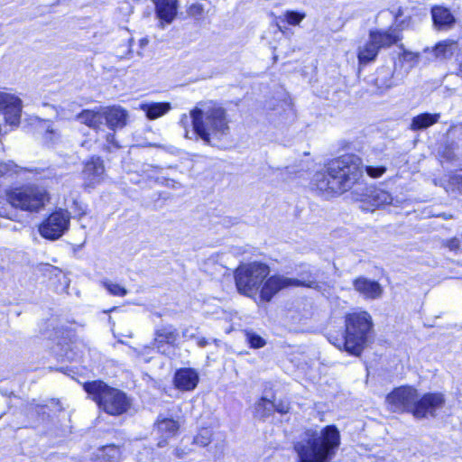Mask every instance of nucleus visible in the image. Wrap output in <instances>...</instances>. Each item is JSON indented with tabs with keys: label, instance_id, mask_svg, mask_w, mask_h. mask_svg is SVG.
I'll list each match as a JSON object with an SVG mask.
<instances>
[{
	"label": "nucleus",
	"instance_id": "1",
	"mask_svg": "<svg viewBox=\"0 0 462 462\" xmlns=\"http://www.w3.org/2000/svg\"><path fill=\"white\" fill-rule=\"evenodd\" d=\"M269 273L268 265L258 262L239 265L235 272V281L237 291L245 296L254 297L261 288V300L270 301L281 290L291 286L318 287L315 282H306L299 279L288 278L282 275L271 276L263 283Z\"/></svg>",
	"mask_w": 462,
	"mask_h": 462
},
{
	"label": "nucleus",
	"instance_id": "2",
	"mask_svg": "<svg viewBox=\"0 0 462 462\" xmlns=\"http://www.w3.org/2000/svg\"><path fill=\"white\" fill-rule=\"evenodd\" d=\"M363 169L362 160L358 156L346 154L331 161L326 171L316 172L312 184L327 194H342L363 183Z\"/></svg>",
	"mask_w": 462,
	"mask_h": 462
},
{
	"label": "nucleus",
	"instance_id": "3",
	"mask_svg": "<svg viewBox=\"0 0 462 462\" xmlns=\"http://www.w3.org/2000/svg\"><path fill=\"white\" fill-rule=\"evenodd\" d=\"M340 443V435L335 426L321 430H308L295 443L294 448L300 462H328Z\"/></svg>",
	"mask_w": 462,
	"mask_h": 462
},
{
	"label": "nucleus",
	"instance_id": "4",
	"mask_svg": "<svg viewBox=\"0 0 462 462\" xmlns=\"http://www.w3.org/2000/svg\"><path fill=\"white\" fill-rule=\"evenodd\" d=\"M344 338L337 339L334 345L350 355L358 356L370 343L373 334L372 317L367 311L347 314L345 320Z\"/></svg>",
	"mask_w": 462,
	"mask_h": 462
},
{
	"label": "nucleus",
	"instance_id": "5",
	"mask_svg": "<svg viewBox=\"0 0 462 462\" xmlns=\"http://www.w3.org/2000/svg\"><path fill=\"white\" fill-rule=\"evenodd\" d=\"M84 389L92 396L99 408L110 415L123 414L130 407V401L125 393L109 387L101 381L87 383L84 384Z\"/></svg>",
	"mask_w": 462,
	"mask_h": 462
},
{
	"label": "nucleus",
	"instance_id": "6",
	"mask_svg": "<svg viewBox=\"0 0 462 462\" xmlns=\"http://www.w3.org/2000/svg\"><path fill=\"white\" fill-rule=\"evenodd\" d=\"M8 200L12 206L23 210L38 211L48 200V195L43 188L27 186L12 191Z\"/></svg>",
	"mask_w": 462,
	"mask_h": 462
},
{
	"label": "nucleus",
	"instance_id": "7",
	"mask_svg": "<svg viewBox=\"0 0 462 462\" xmlns=\"http://www.w3.org/2000/svg\"><path fill=\"white\" fill-rule=\"evenodd\" d=\"M204 110V143H210V135L226 134L228 122L225 109L213 101L207 102Z\"/></svg>",
	"mask_w": 462,
	"mask_h": 462
},
{
	"label": "nucleus",
	"instance_id": "8",
	"mask_svg": "<svg viewBox=\"0 0 462 462\" xmlns=\"http://www.w3.org/2000/svg\"><path fill=\"white\" fill-rule=\"evenodd\" d=\"M70 213L68 210L59 209L51 213L39 226L41 236L46 239L57 240L69 229Z\"/></svg>",
	"mask_w": 462,
	"mask_h": 462
},
{
	"label": "nucleus",
	"instance_id": "9",
	"mask_svg": "<svg viewBox=\"0 0 462 462\" xmlns=\"http://www.w3.org/2000/svg\"><path fill=\"white\" fill-rule=\"evenodd\" d=\"M386 402L393 411H411L414 415V408L418 402L417 391L411 387H400L389 393Z\"/></svg>",
	"mask_w": 462,
	"mask_h": 462
},
{
	"label": "nucleus",
	"instance_id": "10",
	"mask_svg": "<svg viewBox=\"0 0 462 462\" xmlns=\"http://www.w3.org/2000/svg\"><path fill=\"white\" fill-rule=\"evenodd\" d=\"M104 176L105 166L100 157L92 156L84 163L81 177L85 188H94L100 184L104 180Z\"/></svg>",
	"mask_w": 462,
	"mask_h": 462
},
{
	"label": "nucleus",
	"instance_id": "11",
	"mask_svg": "<svg viewBox=\"0 0 462 462\" xmlns=\"http://www.w3.org/2000/svg\"><path fill=\"white\" fill-rule=\"evenodd\" d=\"M0 111L4 112L7 124L17 126L22 112L21 99L12 94L0 91Z\"/></svg>",
	"mask_w": 462,
	"mask_h": 462
},
{
	"label": "nucleus",
	"instance_id": "12",
	"mask_svg": "<svg viewBox=\"0 0 462 462\" xmlns=\"http://www.w3.org/2000/svg\"><path fill=\"white\" fill-rule=\"evenodd\" d=\"M444 404L445 398L442 393H426L418 400L414 408V416L416 418H424L428 415L435 416L436 412L442 409Z\"/></svg>",
	"mask_w": 462,
	"mask_h": 462
},
{
	"label": "nucleus",
	"instance_id": "13",
	"mask_svg": "<svg viewBox=\"0 0 462 462\" xmlns=\"http://www.w3.org/2000/svg\"><path fill=\"white\" fill-rule=\"evenodd\" d=\"M180 124L185 129V137L191 140L202 138V110L199 107L190 111L189 116L183 115Z\"/></svg>",
	"mask_w": 462,
	"mask_h": 462
},
{
	"label": "nucleus",
	"instance_id": "14",
	"mask_svg": "<svg viewBox=\"0 0 462 462\" xmlns=\"http://www.w3.org/2000/svg\"><path fill=\"white\" fill-rule=\"evenodd\" d=\"M354 290L367 300L380 299L383 293L381 284L365 276H359L353 280Z\"/></svg>",
	"mask_w": 462,
	"mask_h": 462
},
{
	"label": "nucleus",
	"instance_id": "15",
	"mask_svg": "<svg viewBox=\"0 0 462 462\" xmlns=\"http://www.w3.org/2000/svg\"><path fill=\"white\" fill-rule=\"evenodd\" d=\"M104 121L111 130L123 128L126 125L128 113L121 106H113L103 107Z\"/></svg>",
	"mask_w": 462,
	"mask_h": 462
},
{
	"label": "nucleus",
	"instance_id": "16",
	"mask_svg": "<svg viewBox=\"0 0 462 462\" xmlns=\"http://www.w3.org/2000/svg\"><path fill=\"white\" fill-rule=\"evenodd\" d=\"M431 16L434 26L439 30H447L451 28L455 23V16L450 10L442 5H436L431 8Z\"/></svg>",
	"mask_w": 462,
	"mask_h": 462
},
{
	"label": "nucleus",
	"instance_id": "17",
	"mask_svg": "<svg viewBox=\"0 0 462 462\" xmlns=\"http://www.w3.org/2000/svg\"><path fill=\"white\" fill-rule=\"evenodd\" d=\"M198 382L199 375L191 368L180 369L175 374L174 383L179 389L190 391L196 387Z\"/></svg>",
	"mask_w": 462,
	"mask_h": 462
},
{
	"label": "nucleus",
	"instance_id": "18",
	"mask_svg": "<svg viewBox=\"0 0 462 462\" xmlns=\"http://www.w3.org/2000/svg\"><path fill=\"white\" fill-rule=\"evenodd\" d=\"M178 337L177 330L172 327H162L155 331L153 346L161 353H165L164 344L173 345Z\"/></svg>",
	"mask_w": 462,
	"mask_h": 462
},
{
	"label": "nucleus",
	"instance_id": "19",
	"mask_svg": "<svg viewBox=\"0 0 462 462\" xmlns=\"http://www.w3.org/2000/svg\"><path fill=\"white\" fill-rule=\"evenodd\" d=\"M76 118L82 124L93 129H99L104 125L103 107L98 110H83L76 115Z\"/></svg>",
	"mask_w": 462,
	"mask_h": 462
},
{
	"label": "nucleus",
	"instance_id": "20",
	"mask_svg": "<svg viewBox=\"0 0 462 462\" xmlns=\"http://www.w3.org/2000/svg\"><path fill=\"white\" fill-rule=\"evenodd\" d=\"M156 6L158 16L170 23L177 14V0H152Z\"/></svg>",
	"mask_w": 462,
	"mask_h": 462
},
{
	"label": "nucleus",
	"instance_id": "21",
	"mask_svg": "<svg viewBox=\"0 0 462 462\" xmlns=\"http://www.w3.org/2000/svg\"><path fill=\"white\" fill-rule=\"evenodd\" d=\"M369 36L373 42L378 46V50L380 48L389 47L396 43L401 39L399 32H396V30H393L391 32L372 31L370 32Z\"/></svg>",
	"mask_w": 462,
	"mask_h": 462
},
{
	"label": "nucleus",
	"instance_id": "22",
	"mask_svg": "<svg viewBox=\"0 0 462 462\" xmlns=\"http://www.w3.org/2000/svg\"><path fill=\"white\" fill-rule=\"evenodd\" d=\"M432 51L437 59L448 60L458 51V43L453 40H445L439 42Z\"/></svg>",
	"mask_w": 462,
	"mask_h": 462
},
{
	"label": "nucleus",
	"instance_id": "23",
	"mask_svg": "<svg viewBox=\"0 0 462 462\" xmlns=\"http://www.w3.org/2000/svg\"><path fill=\"white\" fill-rule=\"evenodd\" d=\"M364 197V200H367L374 207L389 205L393 202V197L389 192L375 188L370 189Z\"/></svg>",
	"mask_w": 462,
	"mask_h": 462
},
{
	"label": "nucleus",
	"instance_id": "24",
	"mask_svg": "<svg viewBox=\"0 0 462 462\" xmlns=\"http://www.w3.org/2000/svg\"><path fill=\"white\" fill-rule=\"evenodd\" d=\"M393 76V72L390 68L382 67L376 71L374 84L380 91L387 90L394 85Z\"/></svg>",
	"mask_w": 462,
	"mask_h": 462
},
{
	"label": "nucleus",
	"instance_id": "25",
	"mask_svg": "<svg viewBox=\"0 0 462 462\" xmlns=\"http://www.w3.org/2000/svg\"><path fill=\"white\" fill-rule=\"evenodd\" d=\"M140 108L145 113L148 119L154 120L165 115L171 109V105L169 103H146L142 104Z\"/></svg>",
	"mask_w": 462,
	"mask_h": 462
},
{
	"label": "nucleus",
	"instance_id": "26",
	"mask_svg": "<svg viewBox=\"0 0 462 462\" xmlns=\"http://www.w3.org/2000/svg\"><path fill=\"white\" fill-rule=\"evenodd\" d=\"M378 46L369 38V41L358 49L357 58L359 64L366 65L374 61L378 54Z\"/></svg>",
	"mask_w": 462,
	"mask_h": 462
},
{
	"label": "nucleus",
	"instance_id": "27",
	"mask_svg": "<svg viewBox=\"0 0 462 462\" xmlns=\"http://www.w3.org/2000/svg\"><path fill=\"white\" fill-rule=\"evenodd\" d=\"M439 114L424 113L413 117L411 128L414 131L422 130L436 124L439 119Z\"/></svg>",
	"mask_w": 462,
	"mask_h": 462
},
{
	"label": "nucleus",
	"instance_id": "28",
	"mask_svg": "<svg viewBox=\"0 0 462 462\" xmlns=\"http://www.w3.org/2000/svg\"><path fill=\"white\" fill-rule=\"evenodd\" d=\"M157 429L163 437L171 438L177 433L179 430V424L172 419H162L158 420Z\"/></svg>",
	"mask_w": 462,
	"mask_h": 462
},
{
	"label": "nucleus",
	"instance_id": "29",
	"mask_svg": "<svg viewBox=\"0 0 462 462\" xmlns=\"http://www.w3.org/2000/svg\"><path fill=\"white\" fill-rule=\"evenodd\" d=\"M79 105L75 102H64L56 108L57 116L60 119H70L76 113Z\"/></svg>",
	"mask_w": 462,
	"mask_h": 462
},
{
	"label": "nucleus",
	"instance_id": "30",
	"mask_svg": "<svg viewBox=\"0 0 462 462\" xmlns=\"http://www.w3.org/2000/svg\"><path fill=\"white\" fill-rule=\"evenodd\" d=\"M245 341L250 345L253 348H261L266 345V341L264 338L260 337L254 331L246 330L245 331Z\"/></svg>",
	"mask_w": 462,
	"mask_h": 462
},
{
	"label": "nucleus",
	"instance_id": "31",
	"mask_svg": "<svg viewBox=\"0 0 462 462\" xmlns=\"http://www.w3.org/2000/svg\"><path fill=\"white\" fill-rule=\"evenodd\" d=\"M101 283L111 295L123 297L127 294V290L118 283H115L109 280H104Z\"/></svg>",
	"mask_w": 462,
	"mask_h": 462
},
{
	"label": "nucleus",
	"instance_id": "32",
	"mask_svg": "<svg viewBox=\"0 0 462 462\" xmlns=\"http://www.w3.org/2000/svg\"><path fill=\"white\" fill-rule=\"evenodd\" d=\"M274 407H275V403H273V402H271L265 398H262L256 405V412L260 416L265 417V416H268L269 414H271L274 411Z\"/></svg>",
	"mask_w": 462,
	"mask_h": 462
},
{
	"label": "nucleus",
	"instance_id": "33",
	"mask_svg": "<svg viewBox=\"0 0 462 462\" xmlns=\"http://www.w3.org/2000/svg\"><path fill=\"white\" fill-rule=\"evenodd\" d=\"M304 13L287 11L284 14V20L291 25H298L305 18Z\"/></svg>",
	"mask_w": 462,
	"mask_h": 462
},
{
	"label": "nucleus",
	"instance_id": "34",
	"mask_svg": "<svg viewBox=\"0 0 462 462\" xmlns=\"http://www.w3.org/2000/svg\"><path fill=\"white\" fill-rule=\"evenodd\" d=\"M402 59L403 61L410 64V68H412L417 65L420 59V53L403 50Z\"/></svg>",
	"mask_w": 462,
	"mask_h": 462
},
{
	"label": "nucleus",
	"instance_id": "35",
	"mask_svg": "<svg viewBox=\"0 0 462 462\" xmlns=\"http://www.w3.org/2000/svg\"><path fill=\"white\" fill-rule=\"evenodd\" d=\"M121 148V145L118 143V142L116 140L114 134H108L106 135V144L104 146V150H106L108 152H112L116 150H118Z\"/></svg>",
	"mask_w": 462,
	"mask_h": 462
},
{
	"label": "nucleus",
	"instance_id": "36",
	"mask_svg": "<svg viewBox=\"0 0 462 462\" xmlns=\"http://www.w3.org/2000/svg\"><path fill=\"white\" fill-rule=\"evenodd\" d=\"M188 13L190 16L199 19L202 14V5L199 3L191 4L189 6Z\"/></svg>",
	"mask_w": 462,
	"mask_h": 462
},
{
	"label": "nucleus",
	"instance_id": "37",
	"mask_svg": "<svg viewBox=\"0 0 462 462\" xmlns=\"http://www.w3.org/2000/svg\"><path fill=\"white\" fill-rule=\"evenodd\" d=\"M365 170H366L367 174L373 178H378V177L382 176L386 171V169L384 167H373V166H367L365 168Z\"/></svg>",
	"mask_w": 462,
	"mask_h": 462
},
{
	"label": "nucleus",
	"instance_id": "38",
	"mask_svg": "<svg viewBox=\"0 0 462 462\" xmlns=\"http://www.w3.org/2000/svg\"><path fill=\"white\" fill-rule=\"evenodd\" d=\"M445 245L451 251H458L461 248L460 240L457 237H453V238L447 240Z\"/></svg>",
	"mask_w": 462,
	"mask_h": 462
},
{
	"label": "nucleus",
	"instance_id": "39",
	"mask_svg": "<svg viewBox=\"0 0 462 462\" xmlns=\"http://www.w3.org/2000/svg\"><path fill=\"white\" fill-rule=\"evenodd\" d=\"M45 405H40V404H29L27 411L28 412H35L37 415H40L41 413H44Z\"/></svg>",
	"mask_w": 462,
	"mask_h": 462
},
{
	"label": "nucleus",
	"instance_id": "40",
	"mask_svg": "<svg viewBox=\"0 0 462 462\" xmlns=\"http://www.w3.org/2000/svg\"><path fill=\"white\" fill-rule=\"evenodd\" d=\"M450 180H451L452 184L457 185L458 189H462V175L461 174H456L454 176H451Z\"/></svg>",
	"mask_w": 462,
	"mask_h": 462
},
{
	"label": "nucleus",
	"instance_id": "41",
	"mask_svg": "<svg viewBox=\"0 0 462 462\" xmlns=\"http://www.w3.org/2000/svg\"><path fill=\"white\" fill-rule=\"evenodd\" d=\"M274 410L280 413H287L289 411V407L285 404L280 403L278 405L275 404Z\"/></svg>",
	"mask_w": 462,
	"mask_h": 462
},
{
	"label": "nucleus",
	"instance_id": "42",
	"mask_svg": "<svg viewBox=\"0 0 462 462\" xmlns=\"http://www.w3.org/2000/svg\"><path fill=\"white\" fill-rule=\"evenodd\" d=\"M51 273H53L54 275L61 274V271L54 266L49 265L47 269Z\"/></svg>",
	"mask_w": 462,
	"mask_h": 462
},
{
	"label": "nucleus",
	"instance_id": "43",
	"mask_svg": "<svg viewBox=\"0 0 462 462\" xmlns=\"http://www.w3.org/2000/svg\"><path fill=\"white\" fill-rule=\"evenodd\" d=\"M149 168L147 170L144 171V172H146L149 176H150V171L151 172H157L159 171V168L157 167H153V166H148Z\"/></svg>",
	"mask_w": 462,
	"mask_h": 462
},
{
	"label": "nucleus",
	"instance_id": "44",
	"mask_svg": "<svg viewBox=\"0 0 462 462\" xmlns=\"http://www.w3.org/2000/svg\"><path fill=\"white\" fill-rule=\"evenodd\" d=\"M46 133L47 134H57L56 130L52 126H51V125H48V127L46 129Z\"/></svg>",
	"mask_w": 462,
	"mask_h": 462
},
{
	"label": "nucleus",
	"instance_id": "45",
	"mask_svg": "<svg viewBox=\"0 0 462 462\" xmlns=\"http://www.w3.org/2000/svg\"><path fill=\"white\" fill-rule=\"evenodd\" d=\"M148 44V40L146 38H143L140 40L141 47H145Z\"/></svg>",
	"mask_w": 462,
	"mask_h": 462
},
{
	"label": "nucleus",
	"instance_id": "46",
	"mask_svg": "<svg viewBox=\"0 0 462 462\" xmlns=\"http://www.w3.org/2000/svg\"><path fill=\"white\" fill-rule=\"evenodd\" d=\"M0 226L9 227V225H8V224L2 225V224L0 223Z\"/></svg>",
	"mask_w": 462,
	"mask_h": 462
},
{
	"label": "nucleus",
	"instance_id": "47",
	"mask_svg": "<svg viewBox=\"0 0 462 462\" xmlns=\"http://www.w3.org/2000/svg\"><path fill=\"white\" fill-rule=\"evenodd\" d=\"M11 229H13V230H16L15 226H13V227H11Z\"/></svg>",
	"mask_w": 462,
	"mask_h": 462
},
{
	"label": "nucleus",
	"instance_id": "48",
	"mask_svg": "<svg viewBox=\"0 0 462 462\" xmlns=\"http://www.w3.org/2000/svg\"><path fill=\"white\" fill-rule=\"evenodd\" d=\"M0 269H4V266L0 263Z\"/></svg>",
	"mask_w": 462,
	"mask_h": 462
}]
</instances>
